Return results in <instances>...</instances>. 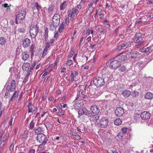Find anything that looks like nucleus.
I'll return each mask as SVG.
<instances>
[{"label": "nucleus", "instance_id": "obj_1", "mask_svg": "<svg viewBox=\"0 0 153 153\" xmlns=\"http://www.w3.org/2000/svg\"><path fill=\"white\" fill-rule=\"evenodd\" d=\"M36 139L37 142L41 143L38 146L40 149L44 148L48 140L46 136L41 133L37 134Z\"/></svg>", "mask_w": 153, "mask_h": 153}, {"label": "nucleus", "instance_id": "obj_2", "mask_svg": "<svg viewBox=\"0 0 153 153\" xmlns=\"http://www.w3.org/2000/svg\"><path fill=\"white\" fill-rule=\"evenodd\" d=\"M39 30V27L37 25L35 26H31L30 29V33L31 38L33 39L35 38Z\"/></svg>", "mask_w": 153, "mask_h": 153}, {"label": "nucleus", "instance_id": "obj_3", "mask_svg": "<svg viewBox=\"0 0 153 153\" xmlns=\"http://www.w3.org/2000/svg\"><path fill=\"white\" fill-rule=\"evenodd\" d=\"M16 81L13 79L8 82V85L6 87V89L8 91H15L16 88Z\"/></svg>", "mask_w": 153, "mask_h": 153}, {"label": "nucleus", "instance_id": "obj_4", "mask_svg": "<svg viewBox=\"0 0 153 153\" xmlns=\"http://www.w3.org/2000/svg\"><path fill=\"white\" fill-rule=\"evenodd\" d=\"M109 61L110 63V67L113 69H117L120 65V62L114 58L111 59Z\"/></svg>", "mask_w": 153, "mask_h": 153}, {"label": "nucleus", "instance_id": "obj_5", "mask_svg": "<svg viewBox=\"0 0 153 153\" xmlns=\"http://www.w3.org/2000/svg\"><path fill=\"white\" fill-rule=\"evenodd\" d=\"M94 85L98 87L102 86L105 84L104 79L100 77L96 78L94 81Z\"/></svg>", "mask_w": 153, "mask_h": 153}, {"label": "nucleus", "instance_id": "obj_6", "mask_svg": "<svg viewBox=\"0 0 153 153\" xmlns=\"http://www.w3.org/2000/svg\"><path fill=\"white\" fill-rule=\"evenodd\" d=\"M60 17L59 15L55 14L52 19L53 25V27H57L59 25L60 21Z\"/></svg>", "mask_w": 153, "mask_h": 153}, {"label": "nucleus", "instance_id": "obj_7", "mask_svg": "<svg viewBox=\"0 0 153 153\" xmlns=\"http://www.w3.org/2000/svg\"><path fill=\"white\" fill-rule=\"evenodd\" d=\"M26 14V11L25 9H22L20 10L16 16V19H18L20 21L23 20L25 18Z\"/></svg>", "mask_w": 153, "mask_h": 153}, {"label": "nucleus", "instance_id": "obj_8", "mask_svg": "<svg viewBox=\"0 0 153 153\" xmlns=\"http://www.w3.org/2000/svg\"><path fill=\"white\" fill-rule=\"evenodd\" d=\"M108 120L106 117H102L100 121L99 126L102 128H105L108 125Z\"/></svg>", "mask_w": 153, "mask_h": 153}, {"label": "nucleus", "instance_id": "obj_9", "mask_svg": "<svg viewBox=\"0 0 153 153\" xmlns=\"http://www.w3.org/2000/svg\"><path fill=\"white\" fill-rule=\"evenodd\" d=\"M78 13V10L77 8H73L68 12V16L71 17V19H73L75 15H77Z\"/></svg>", "mask_w": 153, "mask_h": 153}, {"label": "nucleus", "instance_id": "obj_10", "mask_svg": "<svg viewBox=\"0 0 153 153\" xmlns=\"http://www.w3.org/2000/svg\"><path fill=\"white\" fill-rule=\"evenodd\" d=\"M143 40L142 34L140 33H136L134 36V41L135 43L142 42Z\"/></svg>", "mask_w": 153, "mask_h": 153}, {"label": "nucleus", "instance_id": "obj_11", "mask_svg": "<svg viewBox=\"0 0 153 153\" xmlns=\"http://www.w3.org/2000/svg\"><path fill=\"white\" fill-rule=\"evenodd\" d=\"M140 117L143 120H148L150 118V114L149 112L147 111H144L141 114Z\"/></svg>", "mask_w": 153, "mask_h": 153}, {"label": "nucleus", "instance_id": "obj_12", "mask_svg": "<svg viewBox=\"0 0 153 153\" xmlns=\"http://www.w3.org/2000/svg\"><path fill=\"white\" fill-rule=\"evenodd\" d=\"M90 110L92 113L95 114H98L100 111L99 107L96 105L91 106L90 108Z\"/></svg>", "mask_w": 153, "mask_h": 153}, {"label": "nucleus", "instance_id": "obj_13", "mask_svg": "<svg viewBox=\"0 0 153 153\" xmlns=\"http://www.w3.org/2000/svg\"><path fill=\"white\" fill-rule=\"evenodd\" d=\"M124 113V109L121 107L117 108L115 111V113L116 115L119 117L122 116Z\"/></svg>", "mask_w": 153, "mask_h": 153}, {"label": "nucleus", "instance_id": "obj_14", "mask_svg": "<svg viewBox=\"0 0 153 153\" xmlns=\"http://www.w3.org/2000/svg\"><path fill=\"white\" fill-rule=\"evenodd\" d=\"M131 42H126L120 45H119L117 47V49L118 50L125 49L128 47L130 46Z\"/></svg>", "mask_w": 153, "mask_h": 153}, {"label": "nucleus", "instance_id": "obj_15", "mask_svg": "<svg viewBox=\"0 0 153 153\" xmlns=\"http://www.w3.org/2000/svg\"><path fill=\"white\" fill-rule=\"evenodd\" d=\"M22 42L23 47L25 48H28L29 46L31 41L30 39L26 38L22 41Z\"/></svg>", "mask_w": 153, "mask_h": 153}, {"label": "nucleus", "instance_id": "obj_16", "mask_svg": "<svg viewBox=\"0 0 153 153\" xmlns=\"http://www.w3.org/2000/svg\"><path fill=\"white\" fill-rule=\"evenodd\" d=\"M68 4V2L67 1H64L63 2L61 3L59 7L60 10H64L66 9L67 7Z\"/></svg>", "mask_w": 153, "mask_h": 153}, {"label": "nucleus", "instance_id": "obj_17", "mask_svg": "<svg viewBox=\"0 0 153 153\" xmlns=\"http://www.w3.org/2000/svg\"><path fill=\"white\" fill-rule=\"evenodd\" d=\"M77 97L76 99H86L88 98L87 96L86 95L84 92H79L77 94Z\"/></svg>", "mask_w": 153, "mask_h": 153}, {"label": "nucleus", "instance_id": "obj_18", "mask_svg": "<svg viewBox=\"0 0 153 153\" xmlns=\"http://www.w3.org/2000/svg\"><path fill=\"white\" fill-rule=\"evenodd\" d=\"M87 109L85 108H80L79 110L78 113L79 115H83L87 114Z\"/></svg>", "mask_w": 153, "mask_h": 153}, {"label": "nucleus", "instance_id": "obj_19", "mask_svg": "<svg viewBox=\"0 0 153 153\" xmlns=\"http://www.w3.org/2000/svg\"><path fill=\"white\" fill-rule=\"evenodd\" d=\"M30 66V64L28 62L24 63L22 66V68L23 70L26 71L27 73L29 72V68Z\"/></svg>", "mask_w": 153, "mask_h": 153}, {"label": "nucleus", "instance_id": "obj_20", "mask_svg": "<svg viewBox=\"0 0 153 153\" xmlns=\"http://www.w3.org/2000/svg\"><path fill=\"white\" fill-rule=\"evenodd\" d=\"M29 57V55L28 52H23L21 55V58L22 60L25 61Z\"/></svg>", "mask_w": 153, "mask_h": 153}, {"label": "nucleus", "instance_id": "obj_21", "mask_svg": "<svg viewBox=\"0 0 153 153\" xmlns=\"http://www.w3.org/2000/svg\"><path fill=\"white\" fill-rule=\"evenodd\" d=\"M129 56L131 58H134L136 57L139 55V53L137 51H133L129 52L128 53Z\"/></svg>", "mask_w": 153, "mask_h": 153}, {"label": "nucleus", "instance_id": "obj_22", "mask_svg": "<svg viewBox=\"0 0 153 153\" xmlns=\"http://www.w3.org/2000/svg\"><path fill=\"white\" fill-rule=\"evenodd\" d=\"M152 46L148 47L147 48L143 47L142 49L140 50V51L142 52H149L150 53L152 51Z\"/></svg>", "mask_w": 153, "mask_h": 153}, {"label": "nucleus", "instance_id": "obj_23", "mask_svg": "<svg viewBox=\"0 0 153 153\" xmlns=\"http://www.w3.org/2000/svg\"><path fill=\"white\" fill-rule=\"evenodd\" d=\"M122 94L124 97H127L130 95L131 94V92L128 90H126L123 91Z\"/></svg>", "mask_w": 153, "mask_h": 153}, {"label": "nucleus", "instance_id": "obj_24", "mask_svg": "<svg viewBox=\"0 0 153 153\" xmlns=\"http://www.w3.org/2000/svg\"><path fill=\"white\" fill-rule=\"evenodd\" d=\"M35 48V45L32 44L30 47L29 52L31 53V56L32 57L34 55V49Z\"/></svg>", "mask_w": 153, "mask_h": 153}, {"label": "nucleus", "instance_id": "obj_25", "mask_svg": "<svg viewBox=\"0 0 153 153\" xmlns=\"http://www.w3.org/2000/svg\"><path fill=\"white\" fill-rule=\"evenodd\" d=\"M145 98L147 100H151L153 98V94L150 92H147L146 94Z\"/></svg>", "mask_w": 153, "mask_h": 153}, {"label": "nucleus", "instance_id": "obj_26", "mask_svg": "<svg viewBox=\"0 0 153 153\" xmlns=\"http://www.w3.org/2000/svg\"><path fill=\"white\" fill-rule=\"evenodd\" d=\"M19 92L18 91H15V92L13 93L12 97L10 100L9 101V102H11L12 101L15 100L16 97L18 96Z\"/></svg>", "mask_w": 153, "mask_h": 153}, {"label": "nucleus", "instance_id": "obj_27", "mask_svg": "<svg viewBox=\"0 0 153 153\" xmlns=\"http://www.w3.org/2000/svg\"><path fill=\"white\" fill-rule=\"evenodd\" d=\"M118 56V59L121 62H123L127 59V56L126 55H120Z\"/></svg>", "mask_w": 153, "mask_h": 153}, {"label": "nucleus", "instance_id": "obj_28", "mask_svg": "<svg viewBox=\"0 0 153 153\" xmlns=\"http://www.w3.org/2000/svg\"><path fill=\"white\" fill-rule=\"evenodd\" d=\"M140 115L138 113H136L134 114V120H136V121L138 122H140L141 120V119L140 118Z\"/></svg>", "mask_w": 153, "mask_h": 153}, {"label": "nucleus", "instance_id": "obj_29", "mask_svg": "<svg viewBox=\"0 0 153 153\" xmlns=\"http://www.w3.org/2000/svg\"><path fill=\"white\" fill-rule=\"evenodd\" d=\"M6 42V39L4 37H0V45H3Z\"/></svg>", "mask_w": 153, "mask_h": 153}, {"label": "nucleus", "instance_id": "obj_30", "mask_svg": "<svg viewBox=\"0 0 153 153\" xmlns=\"http://www.w3.org/2000/svg\"><path fill=\"white\" fill-rule=\"evenodd\" d=\"M114 123L116 125H120L122 123V121L120 118H118L114 121Z\"/></svg>", "mask_w": 153, "mask_h": 153}, {"label": "nucleus", "instance_id": "obj_31", "mask_svg": "<svg viewBox=\"0 0 153 153\" xmlns=\"http://www.w3.org/2000/svg\"><path fill=\"white\" fill-rule=\"evenodd\" d=\"M34 7H35L37 9L38 11L41 9V6L39 4L38 2H35L34 4Z\"/></svg>", "mask_w": 153, "mask_h": 153}, {"label": "nucleus", "instance_id": "obj_32", "mask_svg": "<svg viewBox=\"0 0 153 153\" xmlns=\"http://www.w3.org/2000/svg\"><path fill=\"white\" fill-rule=\"evenodd\" d=\"M28 109V112L30 113L31 112V111L32 109L33 105V104L31 102H29L27 105Z\"/></svg>", "mask_w": 153, "mask_h": 153}, {"label": "nucleus", "instance_id": "obj_33", "mask_svg": "<svg viewBox=\"0 0 153 153\" xmlns=\"http://www.w3.org/2000/svg\"><path fill=\"white\" fill-rule=\"evenodd\" d=\"M64 28V23H62L61 25H60L58 29V31L60 33L62 32Z\"/></svg>", "mask_w": 153, "mask_h": 153}, {"label": "nucleus", "instance_id": "obj_34", "mask_svg": "<svg viewBox=\"0 0 153 153\" xmlns=\"http://www.w3.org/2000/svg\"><path fill=\"white\" fill-rule=\"evenodd\" d=\"M76 99L73 102L74 103V106L75 108H77L78 107H79L80 106V103L76 102Z\"/></svg>", "mask_w": 153, "mask_h": 153}, {"label": "nucleus", "instance_id": "obj_35", "mask_svg": "<svg viewBox=\"0 0 153 153\" xmlns=\"http://www.w3.org/2000/svg\"><path fill=\"white\" fill-rule=\"evenodd\" d=\"M35 124V123L34 120H32L29 125V128L30 129H32L34 128Z\"/></svg>", "mask_w": 153, "mask_h": 153}, {"label": "nucleus", "instance_id": "obj_36", "mask_svg": "<svg viewBox=\"0 0 153 153\" xmlns=\"http://www.w3.org/2000/svg\"><path fill=\"white\" fill-rule=\"evenodd\" d=\"M138 93L136 91H133L131 94V95L133 97H135L138 96Z\"/></svg>", "mask_w": 153, "mask_h": 153}, {"label": "nucleus", "instance_id": "obj_37", "mask_svg": "<svg viewBox=\"0 0 153 153\" xmlns=\"http://www.w3.org/2000/svg\"><path fill=\"white\" fill-rule=\"evenodd\" d=\"M30 74L28 73H27V74L25 76L24 79L23 81V82L24 83H25L28 79L29 76Z\"/></svg>", "mask_w": 153, "mask_h": 153}, {"label": "nucleus", "instance_id": "obj_38", "mask_svg": "<svg viewBox=\"0 0 153 153\" xmlns=\"http://www.w3.org/2000/svg\"><path fill=\"white\" fill-rule=\"evenodd\" d=\"M143 62L142 61H140L137 62L136 64V66L143 68L144 67Z\"/></svg>", "mask_w": 153, "mask_h": 153}, {"label": "nucleus", "instance_id": "obj_39", "mask_svg": "<svg viewBox=\"0 0 153 153\" xmlns=\"http://www.w3.org/2000/svg\"><path fill=\"white\" fill-rule=\"evenodd\" d=\"M97 114H96L93 116V120L96 122H97L99 119L100 116Z\"/></svg>", "mask_w": 153, "mask_h": 153}, {"label": "nucleus", "instance_id": "obj_40", "mask_svg": "<svg viewBox=\"0 0 153 153\" xmlns=\"http://www.w3.org/2000/svg\"><path fill=\"white\" fill-rule=\"evenodd\" d=\"M104 22L105 24V26L107 28H109L111 26L108 23L109 21H108L106 19L105 20Z\"/></svg>", "mask_w": 153, "mask_h": 153}, {"label": "nucleus", "instance_id": "obj_41", "mask_svg": "<svg viewBox=\"0 0 153 153\" xmlns=\"http://www.w3.org/2000/svg\"><path fill=\"white\" fill-rule=\"evenodd\" d=\"M126 70V68L125 66H122L120 67L119 70L121 72H123Z\"/></svg>", "mask_w": 153, "mask_h": 153}, {"label": "nucleus", "instance_id": "obj_42", "mask_svg": "<svg viewBox=\"0 0 153 153\" xmlns=\"http://www.w3.org/2000/svg\"><path fill=\"white\" fill-rule=\"evenodd\" d=\"M144 45V43L143 42H140V43L138 44L137 45H135V47L137 48H140V46L142 45Z\"/></svg>", "mask_w": 153, "mask_h": 153}, {"label": "nucleus", "instance_id": "obj_43", "mask_svg": "<svg viewBox=\"0 0 153 153\" xmlns=\"http://www.w3.org/2000/svg\"><path fill=\"white\" fill-rule=\"evenodd\" d=\"M94 115H93L92 113L90 112V111H88L87 112V114H86V115H87L88 117H93V116H94Z\"/></svg>", "mask_w": 153, "mask_h": 153}, {"label": "nucleus", "instance_id": "obj_44", "mask_svg": "<svg viewBox=\"0 0 153 153\" xmlns=\"http://www.w3.org/2000/svg\"><path fill=\"white\" fill-rule=\"evenodd\" d=\"M18 31L20 33H24L25 31V29L23 27H21L18 28Z\"/></svg>", "mask_w": 153, "mask_h": 153}, {"label": "nucleus", "instance_id": "obj_45", "mask_svg": "<svg viewBox=\"0 0 153 153\" xmlns=\"http://www.w3.org/2000/svg\"><path fill=\"white\" fill-rule=\"evenodd\" d=\"M48 28H46L45 31V36L48 37Z\"/></svg>", "mask_w": 153, "mask_h": 153}, {"label": "nucleus", "instance_id": "obj_46", "mask_svg": "<svg viewBox=\"0 0 153 153\" xmlns=\"http://www.w3.org/2000/svg\"><path fill=\"white\" fill-rule=\"evenodd\" d=\"M4 132V131L3 130L1 129L0 130V140H1L2 136Z\"/></svg>", "mask_w": 153, "mask_h": 153}, {"label": "nucleus", "instance_id": "obj_47", "mask_svg": "<svg viewBox=\"0 0 153 153\" xmlns=\"http://www.w3.org/2000/svg\"><path fill=\"white\" fill-rule=\"evenodd\" d=\"M35 129L36 131L35 132V133L36 132V131H37L39 132H42V129L40 127H38V128Z\"/></svg>", "mask_w": 153, "mask_h": 153}, {"label": "nucleus", "instance_id": "obj_48", "mask_svg": "<svg viewBox=\"0 0 153 153\" xmlns=\"http://www.w3.org/2000/svg\"><path fill=\"white\" fill-rule=\"evenodd\" d=\"M72 63V60H69L66 63V65H67L70 66Z\"/></svg>", "mask_w": 153, "mask_h": 153}, {"label": "nucleus", "instance_id": "obj_49", "mask_svg": "<svg viewBox=\"0 0 153 153\" xmlns=\"http://www.w3.org/2000/svg\"><path fill=\"white\" fill-rule=\"evenodd\" d=\"M34 67L33 66H32L31 65L30 68H29V72L28 73H30V74H32V70L33 69Z\"/></svg>", "mask_w": 153, "mask_h": 153}, {"label": "nucleus", "instance_id": "obj_50", "mask_svg": "<svg viewBox=\"0 0 153 153\" xmlns=\"http://www.w3.org/2000/svg\"><path fill=\"white\" fill-rule=\"evenodd\" d=\"M69 18L68 17H67L65 20V23L67 25H68L69 23Z\"/></svg>", "mask_w": 153, "mask_h": 153}, {"label": "nucleus", "instance_id": "obj_51", "mask_svg": "<svg viewBox=\"0 0 153 153\" xmlns=\"http://www.w3.org/2000/svg\"><path fill=\"white\" fill-rule=\"evenodd\" d=\"M48 50L46 49H45L42 53V56H45L47 53Z\"/></svg>", "mask_w": 153, "mask_h": 153}, {"label": "nucleus", "instance_id": "obj_52", "mask_svg": "<svg viewBox=\"0 0 153 153\" xmlns=\"http://www.w3.org/2000/svg\"><path fill=\"white\" fill-rule=\"evenodd\" d=\"M91 30V28H88L86 31V34L88 35H89L90 34Z\"/></svg>", "mask_w": 153, "mask_h": 153}, {"label": "nucleus", "instance_id": "obj_53", "mask_svg": "<svg viewBox=\"0 0 153 153\" xmlns=\"http://www.w3.org/2000/svg\"><path fill=\"white\" fill-rule=\"evenodd\" d=\"M127 131V128H122V131L123 134H125L126 133Z\"/></svg>", "mask_w": 153, "mask_h": 153}, {"label": "nucleus", "instance_id": "obj_54", "mask_svg": "<svg viewBox=\"0 0 153 153\" xmlns=\"http://www.w3.org/2000/svg\"><path fill=\"white\" fill-rule=\"evenodd\" d=\"M50 46V44L48 42H47L45 44V49H47L48 48H49Z\"/></svg>", "mask_w": 153, "mask_h": 153}, {"label": "nucleus", "instance_id": "obj_55", "mask_svg": "<svg viewBox=\"0 0 153 153\" xmlns=\"http://www.w3.org/2000/svg\"><path fill=\"white\" fill-rule=\"evenodd\" d=\"M14 143L13 142L11 143L10 147V151L12 150L14 148Z\"/></svg>", "mask_w": 153, "mask_h": 153}, {"label": "nucleus", "instance_id": "obj_56", "mask_svg": "<svg viewBox=\"0 0 153 153\" xmlns=\"http://www.w3.org/2000/svg\"><path fill=\"white\" fill-rule=\"evenodd\" d=\"M74 137L77 140H79L80 138V136L77 134H76Z\"/></svg>", "mask_w": 153, "mask_h": 153}, {"label": "nucleus", "instance_id": "obj_57", "mask_svg": "<svg viewBox=\"0 0 153 153\" xmlns=\"http://www.w3.org/2000/svg\"><path fill=\"white\" fill-rule=\"evenodd\" d=\"M100 32L102 33L103 34H105L106 33V30H104L102 28L100 30Z\"/></svg>", "mask_w": 153, "mask_h": 153}, {"label": "nucleus", "instance_id": "obj_58", "mask_svg": "<svg viewBox=\"0 0 153 153\" xmlns=\"http://www.w3.org/2000/svg\"><path fill=\"white\" fill-rule=\"evenodd\" d=\"M117 136L120 139H122L123 137V134L121 133H119L117 135Z\"/></svg>", "mask_w": 153, "mask_h": 153}, {"label": "nucleus", "instance_id": "obj_59", "mask_svg": "<svg viewBox=\"0 0 153 153\" xmlns=\"http://www.w3.org/2000/svg\"><path fill=\"white\" fill-rule=\"evenodd\" d=\"M95 45L92 44V43H91L89 47L91 49H93L94 48V47H95Z\"/></svg>", "mask_w": 153, "mask_h": 153}, {"label": "nucleus", "instance_id": "obj_60", "mask_svg": "<svg viewBox=\"0 0 153 153\" xmlns=\"http://www.w3.org/2000/svg\"><path fill=\"white\" fill-rule=\"evenodd\" d=\"M8 92H7L5 94L4 97L7 98L10 96V94Z\"/></svg>", "mask_w": 153, "mask_h": 153}, {"label": "nucleus", "instance_id": "obj_61", "mask_svg": "<svg viewBox=\"0 0 153 153\" xmlns=\"http://www.w3.org/2000/svg\"><path fill=\"white\" fill-rule=\"evenodd\" d=\"M77 55V54H75L74 55V56L73 58V59L74 61L75 62H76L77 60H76V57Z\"/></svg>", "mask_w": 153, "mask_h": 153}, {"label": "nucleus", "instance_id": "obj_62", "mask_svg": "<svg viewBox=\"0 0 153 153\" xmlns=\"http://www.w3.org/2000/svg\"><path fill=\"white\" fill-rule=\"evenodd\" d=\"M70 76L71 78H75L74 76V72L72 71H71Z\"/></svg>", "mask_w": 153, "mask_h": 153}, {"label": "nucleus", "instance_id": "obj_63", "mask_svg": "<svg viewBox=\"0 0 153 153\" xmlns=\"http://www.w3.org/2000/svg\"><path fill=\"white\" fill-rule=\"evenodd\" d=\"M35 150L33 149H30L28 152V153H35Z\"/></svg>", "mask_w": 153, "mask_h": 153}, {"label": "nucleus", "instance_id": "obj_64", "mask_svg": "<svg viewBox=\"0 0 153 153\" xmlns=\"http://www.w3.org/2000/svg\"><path fill=\"white\" fill-rule=\"evenodd\" d=\"M59 36V33L58 32H57L55 33L54 35V37L56 39H57L58 38Z\"/></svg>", "mask_w": 153, "mask_h": 153}]
</instances>
